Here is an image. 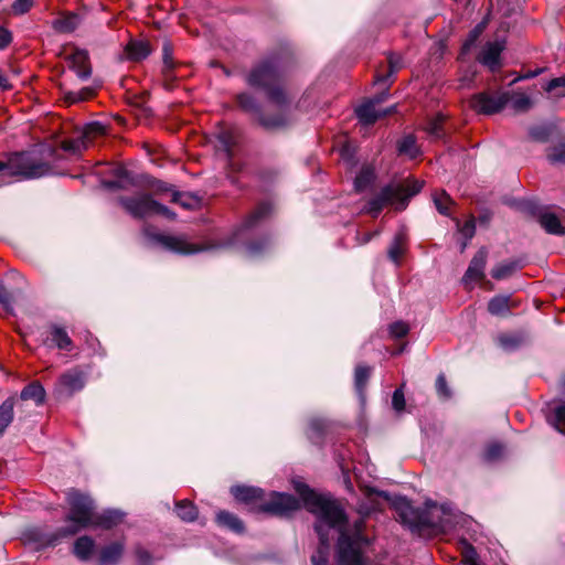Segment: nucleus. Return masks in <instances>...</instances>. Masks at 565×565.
Here are the masks:
<instances>
[{"label": "nucleus", "mask_w": 565, "mask_h": 565, "mask_svg": "<svg viewBox=\"0 0 565 565\" xmlns=\"http://www.w3.org/2000/svg\"><path fill=\"white\" fill-rule=\"evenodd\" d=\"M10 88H11V85H10L8 78L3 75L2 71L0 70V89L7 90Z\"/></svg>", "instance_id": "obj_62"}, {"label": "nucleus", "mask_w": 565, "mask_h": 565, "mask_svg": "<svg viewBox=\"0 0 565 565\" xmlns=\"http://www.w3.org/2000/svg\"><path fill=\"white\" fill-rule=\"evenodd\" d=\"M486 28V22H481L469 33L467 40L465 41L461 50V54H466L470 51V49L475 45L476 41L479 39L481 33Z\"/></svg>", "instance_id": "obj_42"}, {"label": "nucleus", "mask_w": 565, "mask_h": 565, "mask_svg": "<svg viewBox=\"0 0 565 565\" xmlns=\"http://www.w3.org/2000/svg\"><path fill=\"white\" fill-rule=\"evenodd\" d=\"M540 224L550 234L562 235L565 233L559 218L550 211L540 214Z\"/></svg>", "instance_id": "obj_23"}, {"label": "nucleus", "mask_w": 565, "mask_h": 565, "mask_svg": "<svg viewBox=\"0 0 565 565\" xmlns=\"http://www.w3.org/2000/svg\"><path fill=\"white\" fill-rule=\"evenodd\" d=\"M156 239L167 249L179 254H194L201 250H204L205 247H202L196 244H192L188 242L182 236H171V235H158Z\"/></svg>", "instance_id": "obj_13"}, {"label": "nucleus", "mask_w": 565, "mask_h": 565, "mask_svg": "<svg viewBox=\"0 0 565 565\" xmlns=\"http://www.w3.org/2000/svg\"><path fill=\"white\" fill-rule=\"evenodd\" d=\"M262 250V247H259L258 245L256 244H249L248 245V252L250 255H256L258 254L259 252Z\"/></svg>", "instance_id": "obj_63"}, {"label": "nucleus", "mask_w": 565, "mask_h": 565, "mask_svg": "<svg viewBox=\"0 0 565 565\" xmlns=\"http://www.w3.org/2000/svg\"><path fill=\"white\" fill-rule=\"evenodd\" d=\"M105 134V125L98 121L89 122L77 137L64 140L61 146L63 150L77 154L87 149L95 138Z\"/></svg>", "instance_id": "obj_10"}, {"label": "nucleus", "mask_w": 565, "mask_h": 565, "mask_svg": "<svg viewBox=\"0 0 565 565\" xmlns=\"http://www.w3.org/2000/svg\"><path fill=\"white\" fill-rule=\"evenodd\" d=\"M50 172L49 163L26 152L13 153L4 160L0 159V175L2 178L38 179Z\"/></svg>", "instance_id": "obj_6"}, {"label": "nucleus", "mask_w": 565, "mask_h": 565, "mask_svg": "<svg viewBox=\"0 0 565 565\" xmlns=\"http://www.w3.org/2000/svg\"><path fill=\"white\" fill-rule=\"evenodd\" d=\"M398 151L409 158H415L418 154L415 138L413 136L404 137L398 145Z\"/></svg>", "instance_id": "obj_40"}, {"label": "nucleus", "mask_w": 565, "mask_h": 565, "mask_svg": "<svg viewBox=\"0 0 565 565\" xmlns=\"http://www.w3.org/2000/svg\"><path fill=\"white\" fill-rule=\"evenodd\" d=\"M379 495L383 497L385 500H391L390 495L386 492H377Z\"/></svg>", "instance_id": "obj_64"}, {"label": "nucleus", "mask_w": 565, "mask_h": 565, "mask_svg": "<svg viewBox=\"0 0 565 565\" xmlns=\"http://www.w3.org/2000/svg\"><path fill=\"white\" fill-rule=\"evenodd\" d=\"M231 493L234 495L236 500L245 503H252L257 501H260V503L264 502V491L259 488L235 486L232 487Z\"/></svg>", "instance_id": "obj_19"}, {"label": "nucleus", "mask_w": 565, "mask_h": 565, "mask_svg": "<svg viewBox=\"0 0 565 565\" xmlns=\"http://www.w3.org/2000/svg\"><path fill=\"white\" fill-rule=\"evenodd\" d=\"M392 405L396 412H402L405 408V397L402 388L394 391Z\"/></svg>", "instance_id": "obj_54"}, {"label": "nucleus", "mask_w": 565, "mask_h": 565, "mask_svg": "<svg viewBox=\"0 0 565 565\" xmlns=\"http://www.w3.org/2000/svg\"><path fill=\"white\" fill-rule=\"evenodd\" d=\"M456 224H457V228H458L459 233L465 238V241L461 244V252H463L468 246V242L473 237V235L476 233L475 218L470 217L463 224H461L459 220H456Z\"/></svg>", "instance_id": "obj_37"}, {"label": "nucleus", "mask_w": 565, "mask_h": 565, "mask_svg": "<svg viewBox=\"0 0 565 565\" xmlns=\"http://www.w3.org/2000/svg\"><path fill=\"white\" fill-rule=\"evenodd\" d=\"M78 23L79 19L76 14H68L54 20L53 28L58 32L70 33L77 28Z\"/></svg>", "instance_id": "obj_34"}, {"label": "nucleus", "mask_w": 565, "mask_h": 565, "mask_svg": "<svg viewBox=\"0 0 565 565\" xmlns=\"http://www.w3.org/2000/svg\"><path fill=\"white\" fill-rule=\"evenodd\" d=\"M14 398H7L0 405V436L4 433L7 427L13 419Z\"/></svg>", "instance_id": "obj_29"}, {"label": "nucleus", "mask_w": 565, "mask_h": 565, "mask_svg": "<svg viewBox=\"0 0 565 565\" xmlns=\"http://www.w3.org/2000/svg\"><path fill=\"white\" fill-rule=\"evenodd\" d=\"M162 58H163V73L166 76H170V72L174 67L172 61V46L169 42H164L162 46Z\"/></svg>", "instance_id": "obj_45"}, {"label": "nucleus", "mask_w": 565, "mask_h": 565, "mask_svg": "<svg viewBox=\"0 0 565 565\" xmlns=\"http://www.w3.org/2000/svg\"><path fill=\"white\" fill-rule=\"evenodd\" d=\"M488 252L486 248H480L472 257L468 269L462 278L465 284L470 281L481 280L484 277V268L487 264Z\"/></svg>", "instance_id": "obj_16"}, {"label": "nucleus", "mask_w": 565, "mask_h": 565, "mask_svg": "<svg viewBox=\"0 0 565 565\" xmlns=\"http://www.w3.org/2000/svg\"><path fill=\"white\" fill-rule=\"evenodd\" d=\"M175 509L178 516L185 522H192L198 516L196 507L190 501L182 500L178 502Z\"/></svg>", "instance_id": "obj_36"}, {"label": "nucleus", "mask_w": 565, "mask_h": 565, "mask_svg": "<svg viewBox=\"0 0 565 565\" xmlns=\"http://www.w3.org/2000/svg\"><path fill=\"white\" fill-rule=\"evenodd\" d=\"M217 138L222 145L223 150L226 152L227 156H230L231 148L233 145V137H232L231 132L222 131L218 134Z\"/></svg>", "instance_id": "obj_56"}, {"label": "nucleus", "mask_w": 565, "mask_h": 565, "mask_svg": "<svg viewBox=\"0 0 565 565\" xmlns=\"http://www.w3.org/2000/svg\"><path fill=\"white\" fill-rule=\"evenodd\" d=\"M434 203L440 214H444V215L449 214V206L452 203V201L447 193L441 192V193L435 194Z\"/></svg>", "instance_id": "obj_44"}, {"label": "nucleus", "mask_w": 565, "mask_h": 565, "mask_svg": "<svg viewBox=\"0 0 565 565\" xmlns=\"http://www.w3.org/2000/svg\"><path fill=\"white\" fill-rule=\"evenodd\" d=\"M444 118L441 116L435 117L430 120L426 127V131L434 138L438 139L443 137L441 124Z\"/></svg>", "instance_id": "obj_47"}, {"label": "nucleus", "mask_w": 565, "mask_h": 565, "mask_svg": "<svg viewBox=\"0 0 565 565\" xmlns=\"http://www.w3.org/2000/svg\"><path fill=\"white\" fill-rule=\"evenodd\" d=\"M401 521L413 530L434 527L446 531L452 526L456 516L450 504H427L428 511L415 509L405 497H396L392 501Z\"/></svg>", "instance_id": "obj_3"}, {"label": "nucleus", "mask_w": 565, "mask_h": 565, "mask_svg": "<svg viewBox=\"0 0 565 565\" xmlns=\"http://www.w3.org/2000/svg\"><path fill=\"white\" fill-rule=\"evenodd\" d=\"M503 451H504V448L502 445L491 444L488 446L484 457L489 461L497 460L498 458H500L502 456Z\"/></svg>", "instance_id": "obj_51"}, {"label": "nucleus", "mask_w": 565, "mask_h": 565, "mask_svg": "<svg viewBox=\"0 0 565 565\" xmlns=\"http://www.w3.org/2000/svg\"><path fill=\"white\" fill-rule=\"evenodd\" d=\"M135 553L138 558V565H149L151 563L152 557L145 548L138 546L136 547Z\"/></svg>", "instance_id": "obj_58"}, {"label": "nucleus", "mask_w": 565, "mask_h": 565, "mask_svg": "<svg viewBox=\"0 0 565 565\" xmlns=\"http://www.w3.org/2000/svg\"><path fill=\"white\" fill-rule=\"evenodd\" d=\"M51 341L55 344L56 348L60 350H67L70 351L72 349L73 342L71 338L68 337L65 329L53 326L51 328Z\"/></svg>", "instance_id": "obj_28"}, {"label": "nucleus", "mask_w": 565, "mask_h": 565, "mask_svg": "<svg viewBox=\"0 0 565 565\" xmlns=\"http://www.w3.org/2000/svg\"><path fill=\"white\" fill-rule=\"evenodd\" d=\"M124 209L136 218H143L153 214H161L173 220L175 214L167 206L154 201L149 194L142 193L136 196H124L119 200Z\"/></svg>", "instance_id": "obj_7"}, {"label": "nucleus", "mask_w": 565, "mask_h": 565, "mask_svg": "<svg viewBox=\"0 0 565 565\" xmlns=\"http://www.w3.org/2000/svg\"><path fill=\"white\" fill-rule=\"evenodd\" d=\"M547 420L559 433L565 434V404L562 402L550 404Z\"/></svg>", "instance_id": "obj_20"}, {"label": "nucleus", "mask_w": 565, "mask_h": 565, "mask_svg": "<svg viewBox=\"0 0 565 565\" xmlns=\"http://www.w3.org/2000/svg\"><path fill=\"white\" fill-rule=\"evenodd\" d=\"M402 68V58L397 55L391 54L388 56V72L385 75H377L376 83L386 84V82Z\"/></svg>", "instance_id": "obj_38"}, {"label": "nucleus", "mask_w": 565, "mask_h": 565, "mask_svg": "<svg viewBox=\"0 0 565 565\" xmlns=\"http://www.w3.org/2000/svg\"><path fill=\"white\" fill-rule=\"evenodd\" d=\"M461 547H462V556L466 562L470 563L472 565L473 563H477V552L475 547L467 541L461 540L460 541Z\"/></svg>", "instance_id": "obj_48"}, {"label": "nucleus", "mask_w": 565, "mask_h": 565, "mask_svg": "<svg viewBox=\"0 0 565 565\" xmlns=\"http://www.w3.org/2000/svg\"><path fill=\"white\" fill-rule=\"evenodd\" d=\"M509 104L515 113H526L534 105L531 97L524 93H509Z\"/></svg>", "instance_id": "obj_26"}, {"label": "nucleus", "mask_w": 565, "mask_h": 565, "mask_svg": "<svg viewBox=\"0 0 565 565\" xmlns=\"http://www.w3.org/2000/svg\"><path fill=\"white\" fill-rule=\"evenodd\" d=\"M408 331H409L408 326L403 321H397L390 326V333L394 338H403L408 333Z\"/></svg>", "instance_id": "obj_50"}, {"label": "nucleus", "mask_w": 565, "mask_h": 565, "mask_svg": "<svg viewBox=\"0 0 565 565\" xmlns=\"http://www.w3.org/2000/svg\"><path fill=\"white\" fill-rule=\"evenodd\" d=\"M151 186L156 193H163V192L171 191V188L167 183H164L162 181H158V180L152 182Z\"/></svg>", "instance_id": "obj_60"}, {"label": "nucleus", "mask_w": 565, "mask_h": 565, "mask_svg": "<svg viewBox=\"0 0 565 565\" xmlns=\"http://www.w3.org/2000/svg\"><path fill=\"white\" fill-rule=\"evenodd\" d=\"M547 159L554 164L565 163V143L552 147L547 153Z\"/></svg>", "instance_id": "obj_46"}, {"label": "nucleus", "mask_w": 565, "mask_h": 565, "mask_svg": "<svg viewBox=\"0 0 565 565\" xmlns=\"http://www.w3.org/2000/svg\"><path fill=\"white\" fill-rule=\"evenodd\" d=\"M216 521L220 525L237 533H241L244 530L243 522L236 515L227 511H220L216 514Z\"/></svg>", "instance_id": "obj_27"}, {"label": "nucleus", "mask_w": 565, "mask_h": 565, "mask_svg": "<svg viewBox=\"0 0 565 565\" xmlns=\"http://www.w3.org/2000/svg\"><path fill=\"white\" fill-rule=\"evenodd\" d=\"M0 303H2L6 309L11 305V296L2 284H0Z\"/></svg>", "instance_id": "obj_59"}, {"label": "nucleus", "mask_w": 565, "mask_h": 565, "mask_svg": "<svg viewBox=\"0 0 565 565\" xmlns=\"http://www.w3.org/2000/svg\"><path fill=\"white\" fill-rule=\"evenodd\" d=\"M95 89L92 87H83L79 90H67L64 93V102L68 105L77 104L92 98Z\"/></svg>", "instance_id": "obj_30"}, {"label": "nucleus", "mask_w": 565, "mask_h": 565, "mask_svg": "<svg viewBox=\"0 0 565 565\" xmlns=\"http://www.w3.org/2000/svg\"><path fill=\"white\" fill-rule=\"evenodd\" d=\"M561 88L562 90L558 93L559 96L565 95V77H557L550 81L546 86V92H554L555 89Z\"/></svg>", "instance_id": "obj_53"}, {"label": "nucleus", "mask_w": 565, "mask_h": 565, "mask_svg": "<svg viewBox=\"0 0 565 565\" xmlns=\"http://www.w3.org/2000/svg\"><path fill=\"white\" fill-rule=\"evenodd\" d=\"M95 547V542L92 537L84 535L78 537L74 543V554L81 561H87L90 558Z\"/></svg>", "instance_id": "obj_24"}, {"label": "nucleus", "mask_w": 565, "mask_h": 565, "mask_svg": "<svg viewBox=\"0 0 565 565\" xmlns=\"http://www.w3.org/2000/svg\"><path fill=\"white\" fill-rule=\"evenodd\" d=\"M66 500L70 512L65 521L68 524L60 530L62 536L74 535L89 526L110 529L120 523L124 518V514L117 510H106L100 514L97 513L94 501L76 490L68 491Z\"/></svg>", "instance_id": "obj_2"}, {"label": "nucleus", "mask_w": 565, "mask_h": 565, "mask_svg": "<svg viewBox=\"0 0 565 565\" xmlns=\"http://www.w3.org/2000/svg\"><path fill=\"white\" fill-rule=\"evenodd\" d=\"M377 234H379L377 231L370 232V233H364L362 235L359 234L356 238L359 241V244L363 245V244L369 243L372 239V237L376 236Z\"/></svg>", "instance_id": "obj_61"}, {"label": "nucleus", "mask_w": 565, "mask_h": 565, "mask_svg": "<svg viewBox=\"0 0 565 565\" xmlns=\"http://www.w3.org/2000/svg\"><path fill=\"white\" fill-rule=\"evenodd\" d=\"M513 306L514 305L511 303V299L509 296L500 295L490 299L488 303V311L492 316H508Z\"/></svg>", "instance_id": "obj_22"}, {"label": "nucleus", "mask_w": 565, "mask_h": 565, "mask_svg": "<svg viewBox=\"0 0 565 565\" xmlns=\"http://www.w3.org/2000/svg\"><path fill=\"white\" fill-rule=\"evenodd\" d=\"M300 508L299 501L291 494L271 492L269 499L258 505V510L275 515H286Z\"/></svg>", "instance_id": "obj_11"}, {"label": "nucleus", "mask_w": 565, "mask_h": 565, "mask_svg": "<svg viewBox=\"0 0 565 565\" xmlns=\"http://www.w3.org/2000/svg\"><path fill=\"white\" fill-rule=\"evenodd\" d=\"M295 490L303 502L305 508L316 515L315 530L319 536V547L311 556L313 565H327L330 539L329 531L339 533L338 559L341 565H369L365 548L369 540L363 535V516L354 521L353 526L348 524L343 508L332 495L317 493L307 484L295 482Z\"/></svg>", "instance_id": "obj_1"}, {"label": "nucleus", "mask_w": 565, "mask_h": 565, "mask_svg": "<svg viewBox=\"0 0 565 565\" xmlns=\"http://www.w3.org/2000/svg\"><path fill=\"white\" fill-rule=\"evenodd\" d=\"M270 211V205L267 203L260 204L245 221V228H249L256 224V222L265 217Z\"/></svg>", "instance_id": "obj_43"}, {"label": "nucleus", "mask_w": 565, "mask_h": 565, "mask_svg": "<svg viewBox=\"0 0 565 565\" xmlns=\"http://www.w3.org/2000/svg\"><path fill=\"white\" fill-rule=\"evenodd\" d=\"M525 342V337L521 333L504 334L499 338V343L505 350H514Z\"/></svg>", "instance_id": "obj_39"}, {"label": "nucleus", "mask_w": 565, "mask_h": 565, "mask_svg": "<svg viewBox=\"0 0 565 565\" xmlns=\"http://www.w3.org/2000/svg\"><path fill=\"white\" fill-rule=\"evenodd\" d=\"M423 188V182L407 179L403 183H391L384 186L380 193L371 199L364 212L376 217L383 207L393 205L396 210H404L408 200L416 195Z\"/></svg>", "instance_id": "obj_5"}, {"label": "nucleus", "mask_w": 565, "mask_h": 565, "mask_svg": "<svg viewBox=\"0 0 565 565\" xmlns=\"http://www.w3.org/2000/svg\"><path fill=\"white\" fill-rule=\"evenodd\" d=\"M370 375H371V367L364 366V365L356 366L355 373H354V384H355V390L362 399H363V392L365 390V386L367 384Z\"/></svg>", "instance_id": "obj_35"}, {"label": "nucleus", "mask_w": 565, "mask_h": 565, "mask_svg": "<svg viewBox=\"0 0 565 565\" xmlns=\"http://www.w3.org/2000/svg\"><path fill=\"white\" fill-rule=\"evenodd\" d=\"M530 137L536 141H546L548 129L545 127H532L529 131Z\"/></svg>", "instance_id": "obj_55"}, {"label": "nucleus", "mask_w": 565, "mask_h": 565, "mask_svg": "<svg viewBox=\"0 0 565 565\" xmlns=\"http://www.w3.org/2000/svg\"><path fill=\"white\" fill-rule=\"evenodd\" d=\"M388 97L386 90L377 94L373 98L366 100L355 109L359 121L365 126L374 124L380 117L386 116L395 110V106L386 108L383 111L376 110V105L382 104Z\"/></svg>", "instance_id": "obj_12"}, {"label": "nucleus", "mask_w": 565, "mask_h": 565, "mask_svg": "<svg viewBox=\"0 0 565 565\" xmlns=\"http://www.w3.org/2000/svg\"><path fill=\"white\" fill-rule=\"evenodd\" d=\"M519 268L516 262H503L498 264L491 270V276L497 280H502L511 277Z\"/></svg>", "instance_id": "obj_31"}, {"label": "nucleus", "mask_w": 565, "mask_h": 565, "mask_svg": "<svg viewBox=\"0 0 565 565\" xmlns=\"http://www.w3.org/2000/svg\"><path fill=\"white\" fill-rule=\"evenodd\" d=\"M375 180L374 169L370 166L363 167L356 175L354 186L356 191H364Z\"/></svg>", "instance_id": "obj_32"}, {"label": "nucleus", "mask_w": 565, "mask_h": 565, "mask_svg": "<svg viewBox=\"0 0 565 565\" xmlns=\"http://www.w3.org/2000/svg\"><path fill=\"white\" fill-rule=\"evenodd\" d=\"M436 390L440 397L449 398L450 390L447 385V381L444 374H439L436 380Z\"/></svg>", "instance_id": "obj_52"}, {"label": "nucleus", "mask_w": 565, "mask_h": 565, "mask_svg": "<svg viewBox=\"0 0 565 565\" xmlns=\"http://www.w3.org/2000/svg\"><path fill=\"white\" fill-rule=\"evenodd\" d=\"M13 41V35L8 29L0 26V50H6Z\"/></svg>", "instance_id": "obj_57"}, {"label": "nucleus", "mask_w": 565, "mask_h": 565, "mask_svg": "<svg viewBox=\"0 0 565 565\" xmlns=\"http://www.w3.org/2000/svg\"><path fill=\"white\" fill-rule=\"evenodd\" d=\"M405 242L406 237L404 233H398L395 235L394 241L388 248V257L395 264L399 263V259L405 252Z\"/></svg>", "instance_id": "obj_33"}, {"label": "nucleus", "mask_w": 565, "mask_h": 565, "mask_svg": "<svg viewBox=\"0 0 565 565\" xmlns=\"http://www.w3.org/2000/svg\"><path fill=\"white\" fill-rule=\"evenodd\" d=\"M172 202L180 204L186 210L194 209L199 204L196 198L175 191L172 193Z\"/></svg>", "instance_id": "obj_41"}, {"label": "nucleus", "mask_w": 565, "mask_h": 565, "mask_svg": "<svg viewBox=\"0 0 565 565\" xmlns=\"http://www.w3.org/2000/svg\"><path fill=\"white\" fill-rule=\"evenodd\" d=\"M33 7V0H15L12 3V11L14 14L21 15L31 10Z\"/></svg>", "instance_id": "obj_49"}, {"label": "nucleus", "mask_w": 565, "mask_h": 565, "mask_svg": "<svg viewBox=\"0 0 565 565\" xmlns=\"http://www.w3.org/2000/svg\"><path fill=\"white\" fill-rule=\"evenodd\" d=\"M150 53V45L146 41H130L126 46V54L131 61L145 60Z\"/></svg>", "instance_id": "obj_21"}, {"label": "nucleus", "mask_w": 565, "mask_h": 565, "mask_svg": "<svg viewBox=\"0 0 565 565\" xmlns=\"http://www.w3.org/2000/svg\"><path fill=\"white\" fill-rule=\"evenodd\" d=\"M239 107L255 116L258 124L268 130H275L287 127L291 122V117L287 113H280L277 116H265L260 111V107L256 99L247 94L242 93L237 96Z\"/></svg>", "instance_id": "obj_8"}, {"label": "nucleus", "mask_w": 565, "mask_h": 565, "mask_svg": "<svg viewBox=\"0 0 565 565\" xmlns=\"http://www.w3.org/2000/svg\"><path fill=\"white\" fill-rule=\"evenodd\" d=\"M509 104V92H482L471 97L469 105L478 114L493 115Z\"/></svg>", "instance_id": "obj_9"}, {"label": "nucleus", "mask_w": 565, "mask_h": 565, "mask_svg": "<svg viewBox=\"0 0 565 565\" xmlns=\"http://www.w3.org/2000/svg\"><path fill=\"white\" fill-rule=\"evenodd\" d=\"M280 77L279 62L276 57H270L253 67L247 76V83L264 90L271 103L284 106L288 103V97L280 86Z\"/></svg>", "instance_id": "obj_4"}, {"label": "nucleus", "mask_w": 565, "mask_h": 565, "mask_svg": "<svg viewBox=\"0 0 565 565\" xmlns=\"http://www.w3.org/2000/svg\"><path fill=\"white\" fill-rule=\"evenodd\" d=\"M85 373L75 367L68 370L60 376L58 384L63 387L68 394H73L74 392L81 391L85 385Z\"/></svg>", "instance_id": "obj_17"}, {"label": "nucleus", "mask_w": 565, "mask_h": 565, "mask_svg": "<svg viewBox=\"0 0 565 565\" xmlns=\"http://www.w3.org/2000/svg\"><path fill=\"white\" fill-rule=\"evenodd\" d=\"M125 544L115 542L103 547L99 552L100 565H117L124 555Z\"/></svg>", "instance_id": "obj_18"}, {"label": "nucleus", "mask_w": 565, "mask_h": 565, "mask_svg": "<svg viewBox=\"0 0 565 565\" xmlns=\"http://www.w3.org/2000/svg\"><path fill=\"white\" fill-rule=\"evenodd\" d=\"M65 60L68 62L70 68H72L81 79H86L90 76L92 68L88 54L85 50L74 49L71 53L66 54Z\"/></svg>", "instance_id": "obj_15"}, {"label": "nucleus", "mask_w": 565, "mask_h": 565, "mask_svg": "<svg viewBox=\"0 0 565 565\" xmlns=\"http://www.w3.org/2000/svg\"><path fill=\"white\" fill-rule=\"evenodd\" d=\"M20 397L23 401L32 399L36 405H42L45 399V390L40 383L33 382L21 391Z\"/></svg>", "instance_id": "obj_25"}, {"label": "nucleus", "mask_w": 565, "mask_h": 565, "mask_svg": "<svg viewBox=\"0 0 565 565\" xmlns=\"http://www.w3.org/2000/svg\"><path fill=\"white\" fill-rule=\"evenodd\" d=\"M505 47L503 40H495L494 42H488L482 49L478 60L479 62L489 67L490 71L494 72L500 68V55Z\"/></svg>", "instance_id": "obj_14"}]
</instances>
